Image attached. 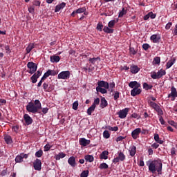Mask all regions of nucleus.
<instances>
[{
	"label": "nucleus",
	"instance_id": "nucleus-1",
	"mask_svg": "<svg viewBox=\"0 0 177 177\" xmlns=\"http://www.w3.org/2000/svg\"><path fill=\"white\" fill-rule=\"evenodd\" d=\"M147 165L148 166L149 171L152 174H156V172H158V175H161L162 172V162L161 160H149L147 162Z\"/></svg>",
	"mask_w": 177,
	"mask_h": 177
},
{
	"label": "nucleus",
	"instance_id": "nucleus-2",
	"mask_svg": "<svg viewBox=\"0 0 177 177\" xmlns=\"http://www.w3.org/2000/svg\"><path fill=\"white\" fill-rule=\"evenodd\" d=\"M41 109H42V105L38 100H35L34 103L29 102L26 106V110L28 113H38V110H41Z\"/></svg>",
	"mask_w": 177,
	"mask_h": 177
},
{
	"label": "nucleus",
	"instance_id": "nucleus-3",
	"mask_svg": "<svg viewBox=\"0 0 177 177\" xmlns=\"http://www.w3.org/2000/svg\"><path fill=\"white\" fill-rule=\"evenodd\" d=\"M129 88L133 89L131 91V96H136L137 95H140L142 93V89H140V84L136 81L131 82L129 84Z\"/></svg>",
	"mask_w": 177,
	"mask_h": 177
},
{
	"label": "nucleus",
	"instance_id": "nucleus-4",
	"mask_svg": "<svg viewBox=\"0 0 177 177\" xmlns=\"http://www.w3.org/2000/svg\"><path fill=\"white\" fill-rule=\"evenodd\" d=\"M167 74L165 70L160 69L158 72L153 71L151 73V77L153 80H160L161 77H164Z\"/></svg>",
	"mask_w": 177,
	"mask_h": 177
},
{
	"label": "nucleus",
	"instance_id": "nucleus-5",
	"mask_svg": "<svg viewBox=\"0 0 177 177\" xmlns=\"http://www.w3.org/2000/svg\"><path fill=\"white\" fill-rule=\"evenodd\" d=\"M70 75H71V73L69 71H62L58 74L57 78L58 80H68Z\"/></svg>",
	"mask_w": 177,
	"mask_h": 177
},
{
	"label": "nucleus",
	"instance_id": "nucleus-6",
	"mask_svg": "<svg viewBox=\"0 0 177 177\" xmlns=\"http://www.w3.org/2000/svg\"><path fill=\"white\" fill-rule=\"evenodd\" d=\"M149 106H151L152 109L156 111V112L158 113V115H162V114H164V112H162V109H161L160 106H158V104H157L156 103L150 102Z\"/></svg>",
	"mask_w": 177,
	"mask_h": 177
},
{
	"label": "nucleus",
	"instance_id": "nucleus-7",
	"mask_svg": "<svg viewBox=\"0 0 177 177\" xmlns=\"http://www.w3.org/2000/svg\"><path fill=\"white\" fill-rule=\"evenodd\" d=\"M27 67L29 68V74H34V73L37 71V68H38V66L32 62H28L27 64Z\"/></svg>",
	"mask_w": 177,
	"mask_h": 177
},
{
	"label": "nucleus",
	"instance_id": "nucleus-8",
	"mask_svg": "<svg viewBox=\"0 0 177 177\" xmlns=\"http://www.w3.org/2000/svg\"><path fill=\"white\" fill-rule=\"evenodd\" d=\"M125 160V155L122 152H118V156L113 160V164H117V162H120V161Z\"/></svg>",
	"mask_w": 177,
	"mask_h": 177
},
{
	"label": "nucleus",
	"instance_id": "nucleus-9",
	"mask_svg": "<svg viewBox=\"0 0 177 177\" xmlns=\"http://www.w3.org/2000/svg\"><path fill=\"white\" fill-rule=\"evenodd\" d=\"M27 160V158H28V154H26V153H20L19 155H17L15 158V162L17 163H20V162H23L24 160Z\"/></svg>",
	"mask_w": 177,
	"mask_h": 177
},
{
	"label": "nucleus",
	"instance_id": "nucleus-10",
	"mask_svg": "<svg viewBox=\"0 0 177 177\" xmlns=\"http://www.w3.org/2000/svg\"><path fill=\"white\" fill-rule=\"evenodd\" d=\"M57 73L53 70H50L49 69L48 71H46L44 75H43V77H41V81H44L45 80H46V78H48V77H49L50 75H57Z\"/></svg>",
	"mask_w": 177,
	"mask_h": 177
},
{
	"label": "nucleus",
	"instance_id": "nucleus-11",
	"mask_svg": "<svg viewBox=\"0 0 177 177\" xmlns=\"http://www.w3.org/2000/svg\"><path fill=\"white\" fill-rule=\"evenodd\" d=\"M168 97H171V100L174 102L175 100V97H177V91L175 86H172L171 88V93L168 95Z\"/></svg>",
	"mask_w": 177,
	"mask_h": 177
},
{
	"label": "nucleus",
	"instance_id": "nucleus-12",
	"mask_svg": "<svg viewBox=\"0 0 177 177\" xmlns=\"http://www.w3.org/2000/svg\"><path fill=\"white\" fill-rule=\"evenodd\" d=\"M128 111H129V108H125L122 110H120L118 112V115H119V118H125L127 117V115H128Z\"/></svg>",
	"mask_w": 177,
	"mask_h": 177
},
{
	"label": "nucleus",
	"instance_id": "nucleus-13",
	"mask_svg": "<svg viewBox=\"0 0 177 177\" xmlns=\"http://www.w3.org/2000/svg\"><path fill=\"white\" fill-rule=\"evenodd\" d=\"M33 167L35 171H41L42 168V163L41 162V160L36 159L33 163Z\"/></svg>",
	"mask_w": 177,
	"mask_h": 177
},
{
	"label": "nucleus",
	"instance_id": "nucleus-14",
	"mask_svg": "<svg viewBox=\"0 0 177 177\" xmlns=\"http://www.w3.org/2000/svg\"><path fill=\"white\" fill-rule=\"evenodd\" d=\"M141 132H142V129H140V128H137V129H134L131 132V136H132L133 139H136L137 138H139V135H140Z\"/></svg>",
	"mask_w": 177,
	"mask_h": 177
},
{
	"label": "nucleus",
	"instance_id": "nucleus-15",
	"mask_svg": "<svg viewBox=\"0 0 177 177\" xmlns=\"http://www.w3.org/2000/svg\"><path fill=\"white\" fill-rule=\"evenodd\" d=\"M175 62H176V59L175 57H171L170 60H169L166 64V68H171L175 64Z\"/></svg>",
	"mask_w": 177,
	"mask_h": 177
},
{
	"label": "nucleus",
	"instance_id": "nucleus-16",
	"mask_svg": "<svg viewBox=\"0 0 177 177\" xmlns=\"http://www.w3.org/2000/svg\"><path fill=\"white\" fill-rule=\"evenodd\" d=\"M98 87L104 88L105 89H109V82L104 81H99L97 82Z\"/></svg>",
	"mask_w": 177,
	"mask_h": 177
},
{
	"label": "nucleus",
	"instance_id": "nucleus-17",
	"mask_svg": "<svg viewBox=\"0 0 177 177\" xmlns=\"http://www.w3.org/2000/svg\"><path fill=\"white\" fill-rule=\"evenodd\" d=\"M24 118L27 125H31V124H32V118H31L28 114H25Z\"/></svg>",
	"mask_w": 177,
	"mask_h": 177
},
{
	"label": "nucleus",
	"instance_id": "nucleus-18",
	"mask_svg": "<svg viewBox=\"0 0 177 177\" xmlns=\"http://www.w3.org/2000/svg\"><path fill=\"white\" fill-rule=\"evenodd\" d=\"M68 164L74 168V167L77 165V163L75 162V157L71 156L68 160Z\"/></svg>",
	"mask_w": 177,
	"mask_h": 177
},
{
	"label": "nucleus",
	"instance_id": "nucleus-19",
	"mask_svg": "<svg viewBox=\"0 0 177 177\" xmlns=\"http://www.w3.org/2000/svg\"><path fill=\"white\" fill-rule=\"evenodd\" d=\"M140 68H139V67H138V66L136 65H132L130 67V71L131 73H132V74H138V73H139Z\"/></svg>",
	"mask_w": 177,
	"mask_h": 177
},
{
	"label": "nucleus",
	"instance_id": "nucleus-20",
	"mask_svg": "<svg viewBox=\"0 0 177 177\" xmlns=\"http://www.w3.org/2000/svg\"><path fill=\"white\" fill-rule=\"evenodd\" d=\"M80 145H81V146H88V145H89L91 143V140H86L85 138H81L80 140Z\"/></svg>",
	"mask_w": 177,
	"mask_h": 177
},
{
	"label": "nucleus",
	"instance_id": "nucleus-21",
	"mask_svg": "<svg viewBox=\"0 0 177 177\" xmlns=\"http://www.w3.org/2000/svg\"><path fill=\"white\" fill-rule=\"evenodd\" d=\"M51 63H59L60 62V57L57 55H52L50 57Z\"/></svg>",
	"mask_w": 177,
	"mask_h": 177
},
{
	"label": "nucleus",
	"instance_id": "nucleus-22",
	"mask_svg": "<svg viewBox=\"0 0 177 177\" xmlns=\"http://www.w3.org/2000/svg\"><path fill=\"white\" fill-rule=\"evenodd\" d=\"M129 151L130 153V156L133 157L135 154H136V147L135 145H132L129 147Z\"/></svg>",
	"mask_w": 177,
	"mask_h": 177
},
{
	"label": "nucleus",
	"instance_id": "nucleus-23",
	"mask_svg": "<svg viewBox=\"0 0 177 177\" xmlns=\"http://www.w3.org/2000/svg\"><path fill=\"white\" fill-rule=\"evenodd\" d=\"M108 156H109V151H103L100 154V157L101 160H107V158H109Z\"/></svg>",
	"mask_w": 177,
	"mask_h": 177
},
{
	"label": "nucleus",
	"instance_id": "nucleus-24",
	"mask_svg": "<svg viewBox=\"0 0 177 177\" xmlns=\"http://www.w3.org/2000/svg\"><path fill=\"white\" fill-rule=\"evenodd\" d=\"M107 100H106V98L102 97L101 98V101H100V107L101 109H104V107H107Z\"/></svg>",
	"mask_w": 177,
	"mask_h": 177
},
{
	"label": "nucleus",
	"instance_id": "nucleus-25",
	"mask_svg": "<svg viewBox=\"0 0 177 177\" xmlns=\"http://www.w3.org/2000/svg\"><path fill=\"white\" fill-rule=\"evenodd\" d=\"M65 7H66V4L64 3H62L61 4H59L55 7V12H60V10H62V9H63Z\"/></svg>",
	"mask_w": 177,
	"mask_h": 177
},
{
	"label": "nucleus",
	"instance_id": "nucleus-26",
	"mask_svg": "<svg viewBox=\"0 0 177 177\" xmlns=\"http://www.w3.org/2000/svg\"><path fill=\"white\" fill-rule=\"evenodd\" d=\"M84 160L87 161V162H93V160H95V158L92 155H86L84 156Z\"/></svg>",
	"mask_w": 177,
	"mask_h": 177
},
{
	"label": "nucleus",
	"instance_id": "nucleus-27",
	"mask_svg": "<svg viewBox=\"0 0 177 177\" xmlns=\"http://www.w3.org/2000/svg\"><path fill=\"white\" fill-rule=\"evenodd\" d=\"M103 31L104 32H106V34H113V32H114V30L111 29V28L109 26H104Z\"/></svg>",
	"mask_w": 177,
	"mask_h": 177
},
{
	"label": "nucleus",
	"instance_id": "nucleus-28",
	"mask_svg": "<svg viewBox=\"0 0 177 177\" xmlns=\"http://www.w3.org/2000/svg\"><path fill=\"white\" fill-rule=\"evenodd\" d=\"M96 108V106H95V104H92V106H91L88 110H87V114L88 115H92V112L95 111V109Z\"/></svg>",
	"mask_w": 177,
	"mask_h": 177
},
{
	"label": "nucleus",
	"instance_id": "nucleus-29",
	"mask_svg": "<svg viewBox=\"0 0 177 177\" xmlns=\"http://www.w3.org/2000/svg\"><path fill=\"white\" fill-rule=\"evenodd\" d=\"M154 140L157 143H159V145H162V143H164V141H162V140H160V136L158 134L154 135Z\"/></svg>",
	"mask_w": 177,
	"mask_h": 177
},
{
	"label": "nucleus",
	"instance_id": "nucleus-30",
	"mask_svg": "<svg viewBox=\"0 0 177 177\" xmlns=\"http://www.w3.org/2000/svg\"><path fill=\"white\" fill-rule=\"evenodd\" d=\"M32 49H34V44L30 43L26 47V53H30V52L32 50Z\"/></svg>",
	"mask_w": 177,
	"mask_h": 177
},
{
	"label": "nucleus",
	"instance_id": "nucleus-31",
	"mask_svg": "<svg viewBox=\"0 0 177 177\" xmlns=\"http://www.w3.org/2000/svg\"><path fill=\"white\" fill-rule=\"evenodd\" d=\"M4 140L7 145H10V143H12V137L10 136H6Z\"/></svg>",
	"mask_w": 177,
	"mask_h": 177
},
{
	"label": "nucleus",
	"instance_id": "nucleus-32",
	"mask_svg": "<svg viewBox=\"0 0 177 177\" xmlns=\"http://www.w3.org/2000/svg\"><path fill=\"white\" fill-rule=\"evenodd\" d=\"M96 91L97 92H100V93H102V94L107 93V90L102 87H96Z\"/></svg>",
	"mask_w": 177,
	"mask_h": 177
},
{
	"label": "nucleus",
	"instance_id": "nucleus-33",
	"mask_svg": "<svg viewBox=\"0 0 177 177\" xmlns=\"http://www.w3.org/2000/svg\"><path fill=\"white\" fill-rule=\"evenodd\" d=\"M66 153L61 152L55 156V160H60V158H64Z\"/></svg>",
	"mask_w": 177,
	"mask_h": 177
},
{
	"label": "nucleus",
	"instance_id": "nucleus-34",
	"mask_svg": "<svg viewBox=\"0 0 177 177\" xmlns=\"http://www.w3.org/2000/svg\"><path fill=\"white\" fill-rule=\"evenodd\" d=\"M151 40L153 41V42H154L155 44H156V42H158V41H159V39L157 37V35H151Z\"/></svg>",
	"mask_w": 177,
	"mask_h": 177
},
{
	"label": "nucleus",
	"instance_id": "nucleus-35",
	"mask_svg": "<svg viewBox=\"0 0 177 177\" xmlns=\"http://www.w3.org/2000/svg\"><path fill=\"white\" fill-rule=\"evenodd\" d=\"M103 137L104 138V139H109V138H110V133L109 132V131L105 130L103 132Z\"/></svg>",
	"mask_w": 177,
	"mask_h": 177
},
{
	"label": "nucleus",
	"instance_id": "nucleus-36",
	"mask_svg": "<svg viewBox=\"0 0 177 177\" xmlns=\"http://www.w3.org/2000/svg\"><path fill=\"white\" fill-rule=\"evenodd\" d=\"M109 168V165L107 163H101L100 165V169H107Z\"/></svg>",
	"mask_w": 177,
	"mask_h": 177
},
{
	"label": "nucleus",
	"instance_id": "nucleus-37",
	"mask_svg": "<svg viewBox=\"0 0 177 177\" xmlns=\"http://www.w3.org/2000/svg\"><path fill=\"white\" fill-rule=\"evenodd\" d=\"M115 23H116L115 20H111L109 22L108 26L109 27V28H113L115 25Z\"/></svg>",
	"mask_w": 177,
	"mask_h": 177
},
{
	"label": "nucleus",
	"instance_id": "nucleus-38",
	"mask_svg": "<svg viewBox=\"0 0 177 177\" xmlns=\"http://www.w3.org/2000/svg\"><path fill=\"white\" fill-rule=\"evenodd\" d=\"M90 63H91V64H95L96 63V61L97 60H100V59L99 57H93V58H90L89 59Z\"/></svg>",
	"mask_w": 177,
	"mask_h": 177
},
{
	"label": "nucleus",
	"instance_id": "nucleus-39",
	"mask_svg": "<svg viewBox=\"0 0 177 177\" xmlns=\"http://www.w3.org/2000/svg\"><path fill=\"white\" fill-rule=\"evenodd\" d=\"M86 10V8L85 7L80 8L77 10H76V13L80 14L84 13Z\"/></svg>",
	"mask_w": 177,
	"mask_h": 177
},
{
	"label": "nucleus",
	"instance_id": "nucleus-40",
	"mask_svg": "<svg viewBox=\"0 0 177 177\" xmlns=\"http://www.w3.org/2000/svg\"><path fill=\"white\" fill-rule=\"evenodd\" d=\"M124 15H127V10L123 8L122 10L119 12V17H122Z\"/></svg>",
	"mask_w": 177,
	"mask_h": 177
},
{
	"label": "nucleus",
	"instance_id": "nucleus-41",
	"mask_svg": "<svg viewBox=\"0 0 177 177\" xmlns=\"http://www.w3.org/2000/svg\"><path fill=\"white\" fill-rule=\"evenodd\" d=\"M51 148H52V145H50L49 144H46L44 146V151H49V150H50Z\"/></svg>",
	"mask_w": 177,
	"mask_h": 177
},
{
	"label": "nucleus",
	"instance_id": "nucleus-42",
	"mask_svg": "<svg viewBox=\"0 0 177 177\" xmlns=\"http://www.w3.org/2000/svg\"><path fill=\"white\" fill-rule=\"evenodd\" d=\"M160 62H161V58H160V57H156L153 59L154 64H160Z\"/></svg>",
	"mask_w": 177,
	"mask_h": 177
},
{
	"label": "nucleus",
	"instance_id": "nucleus-43",
	"mask_svg": "<svg viewBox=\"0 0 177 177\" xmlns=\"http://www.w3.org/2000/svg\"><path fill=\"white\" fill-rule=\"evenodd\" d=\"M88 175H89V171H83L80 175L81 177H88Z\"/></svg>",
	"mask_w": 177,
	"mask_h": 177
},
{
	"label": "nucleus",
	"instance_id": "nucleus-44",
	"mask_svg": "<svg viewBox=\"0 0 177 177\" xmlns=\"http://www.w3.org/2000/svg\"><path fill=\"white\" fill-rule=\"evenodd\" d=\"M30 80H32V84H35L37 81H38V77H36V75L34 74L31 77Z\"/></svg>",
	"mask_w": 177,
	"mask_h": 177
},
{
	"label": "nucleus",
	"instance_id": "nucleus-45",
	"mask_svg": "<svg viewBox=\"0 0 177 177\" xmlns=\"http://www.w3.org/2000/svg\"><path fill=\"white\" fill-rule=\"evenodd\" d=\"M42 154H44V152L42 151V150H39V151H37L36 153H35V156H37V157H38L39 158H40V157H42Z\"/></svg>",
	"mask_w": 177,
	"mask_h": 177
},
{
	"label": "nucleus",
	"instance_id": "nucleus-46",
	"mask_svg": "<svg viewBox=\"0 0 177 177\" xmlns=\"http://www.w3.org/2000/svg\"><path fill=\"white\" fill-rule=\"evenodd\" d=\"M73 110H78V101H75L73 104Z\"/></svg>",
	"mask_w": 177,
	"mask_h": 177
},
{
	"label": "nucleus",
	"instance_id": "nucleus-47",
	"mask_svg": "<svg viewBox=\"0 0 177 177\" xmlns=\"http://www.w3.org/2000/svg\"><path fill=\"white\" fill-rule=\"evenodd\" d=\"M28 10L29 13H31L32 15H33L35 10V8H34L33 6H30L28 8Z\"/></svg>",
	"mask_w": 177,
	"mask_h": 177
},
{
	"label": "nucleus",
	"instance_id": "nucleus-48",
	"mask_svg": "<svg viewBox=\"0 0 177 177\" xmlns=\"http://www.w3.org/2000/svg\"><path fill=\"white\" fill-rule=\"evenodd\" d=\"M32 4L35 6H41V1H39L38 0H35V1H33Z\"/></svg>",
	"mask_w": 177,
	"mask_h": 177
},
{
	"label": "nucleus",
	"instance_id": "nucleus-49",
	"mask_svg": "<svg viewBox=\"0 0 177 177\" xmlns=\"http://www.w3.org/2000/svg\"><path fill=\"white\" fill-rule=\"evenodd\" d=\"M97 30H98V31H102L103 30V24H97Z\"/></svg>",
	"mask_w": 177,
	"mask_h": 177
},
{
	"label": "nucleus",
	"instance_id": "nucleus-50",
	"mask_svg": "<svg viewBox=\"0 0 177 177\" xmlns=\"http://www.w3.org/2000/svg\"><path fill=\"white\" fill-rule=\"evenodd\" d=\"M131 118H136L137 120H139V118H140V116L136 113H133L131 115Z\"/></svg>",
	"mask_w": 177,
	"mask_h": 177
},
{
	"label": "nucleus",
	"instance_id": "nucleus-51",
	"mask_svg": "<svg viewBox=\"0 0 177 177\" xmlns=\"http://www.w3.org/2000/svg\"><path fill=\"white\" fill-rule=\"evenodd\" d=\"M114 100H117L120 97V93L116 91L113 95Z\"/></svg>",
	"mask_w": 177,
	"mask_h": 177
},
{
	"label": "nucleus",
	"instance_id": "nucleus-52",
	"mask_svg": "<svg viewBox=\"0 0 177 177\" xmlns=\"http://www.w3.org/2000/svg\"><path fill=\"white\" fill-rule=\"evenodd\" d=\"M148 16H149V17L151 19H156V14L153 13V12H150L148 13Z\"/></svg>",
	"mask_w": 177,
	"mask_h": 177
},
{
	"label": "nucleus",
	"instance_id": "nucleus-53",
	"mask_svg": "<svg viewBox=\"0 0 177 177\" xmlns=\"http://www.w3.org/2000/svg\"><path fill=\"white\" fill-rule=\"evenodd\" d=\"M143 88L144 89H151V86H149L147 83H144Z\"/></svg>",
	"mask_w": 177,
	"mask_h": 177
},
{
	"label": "nucleus",
	"instance_id": "nucleus-54",
	"mask_svg": "<svg viewBox=\"0 0 177 177\" xmlns=\"http://www.w3.org/2000/svg\"><path fill=\"white\" fill-rule=\"evenodd\" d=\"M149 48H150V46L147 44H144L142 45V48L145 50H147V49H149Z\"/></svg>",
	"mask_w": 177,
	"mask_h": 177
},
{
	"label": "nucleus",
	"instance_id": "nucleus-55",
	"mask_svg": "<svg viewBox=\"0 0 177 177\" xmlns=\"http://www.w3.org/2000/svg\"><path fill=\"white\" fill-rule=\"evenodd\" d=\"M139 166L140 167H145V161H143V158H140Z\"/></svg>",
	"mask_w": 177,
	"mask_h": 177
},
{
	"label": "nucleus",
	"instance_id": "nucleus-56",
	"mask_svg": "<svg viewBox=\"0 0 177 177\" xmlns=\"http://www.w3.org/2000/svg\"><path fill=\"white\" fill-rule=\"evenodd\" d=\"M171 27H172V22H169L168 24H167L165 28L167 30H169V28H171Z\"/></svg>",
	"mask_w": 177,
	"mask_h": 177
},
{
	"label": "nucleus",
	"instance_id": "nucleus-57",
	"mask_svg": "<svg viewBox=\"0 0 177 177\" xmlns=\"http://www.w3.org/2000/svg\"><path fill=\"white\" fill-rule=\"evenodd\" d=\"M124 139H125V137L119 136L116 138V142H122V140H124Z\"/></svg>",
	"mask_w": 177,
	"mask_h": 177
},
{
	"label": "nucleus",
	"instance_id": "nucleus-58",
	"mask_svg": "<svg viewBox=\"0 0 177 177\" xmlns=\"http://www.w3.org/2000/svg\"><path fill=\"white\" fill-rule=\"evenodd\" d=\"M100 103V99L99 98H96L95 100H94V102L93 104H94V106H96V104H99Z\"/></svg>",
	"mask_w": 177,
	"mask_h": 177
},
{
	"label": "nucleus",
	"instance_id": "nucleus-59",
	"mask_svg": "<svg viewBox=\"0 0 177 177\" xmlns=\"http://www.w3.org/2000/svg\"><path fill=\"white\" fill-rule=\"evenodd\" d=\"M3 104H6V100L0 99V106H3Z\"/></svg>",
	"mask_w": 177,
	"mask_h": 177
},
{
	"label": "nucleus",
	"instance_id": "nucleus-60",
	"mask_svg": "<svg viewBox=\"0 0 177 177\" xmlns=\"http://www.w3.org/2000/svg\"><path fill=\"white\" fill-rule=\"evenodd\" d=\"M12 131H14V132H18L19 131V126H17V125L13 126Z\"/></svg>",
	"mask_w": 177,
	"mask_h": 177
},
{
	"label": "nucleus",
	"instance_id": "nucleus-61",
	"mask_svg": "<svg viewBox=\"0 0 177 177\" xmlns=\"http://www.w3.org/2000/svg\"><path fill=\"white\" fill-rule=\"evenodd\" d=\"M129 50H130V53H131V55H136V51L135 50V48H130Z\"/></svg>",
	"mask_w": 177,
	"mask_h": 177
},
{
	"label": "nucleus",
	"instance_id": "nucleus-62",
	"mask_svg": "<svg viewBox=\"0 0 177 177\" xmlns=\"http://www.w3.org/2000/svg\"><path fill=\"white\" fill-rule=\"evenodd\" d=\"M115 87V84L114 82H111L109 84V88H111V89L114 88Z\"/></svg>",
	"mask_w": 177,
	"mask_h": 177
},
{
	"label": "nucleus",
	"instance_id": "nucleus-63",
	"mask_svg": "<svg viewBox=\"0 0 177 177\" xmlns=\"http://www.w3.org/2000/svg\"><path fill=\"white\" fill-rule=\"evenodd\" d=\"M159 121L162 125H164L165 124V121H164V118H162L161 116L159 117Z\"/></svg>",
	"mask_w": 177,
	"mask_h": 177
},
{
	"label": "nucleus",
	"instance_id": "nucleus-64",
	"mask_svg": "<svg viewBox=\"0 0 177 177\" xmlns=\"http://www.w3.org/2000/svg\"><path fill=\"white\" fill-rule=\"evenodd\" d=\"M35 74L37 78H39V77H41L42 72L40 71H37V73H35Z\"/></svg>",
	"mask_w": 177,
	"mask_h": 177
}]
</instances>
